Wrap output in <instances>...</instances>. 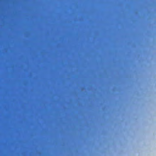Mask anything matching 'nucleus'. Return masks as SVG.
I'll return each instance as SVG.
<instances>
[{"instance_id":"1a4fd4ad","label":"nucleus","mask_w":156,"mask_h":156,"mask_svg":"<svg viewBox=\"0 0 156 156\" xmlns=\"http://www.w3.org/2000/svg\"><path fill=\"white\" fill-rule=\"evenodd\" d=\"M0 37H1V35H0Z\"/></svg>"},{"instance_id":"ddd939ff","label":"nucleus","mask_w":156,"mask_h":156,"mask_svg":"<svg viewBox=\"0 0 156 156\" xmlns=\"http://www.w3.org/2000/svg\"><path fill=\"white\" fill-rule=\"evenodd\" d=\"M0 95H1V93H0Z\"/></svg>"},{"instance_id":"7ed1b4c3","label":"nucleus","mask_w":156,"mask_h":156,"mask_svg":"<svg viewBox=\"0 0 156 156\" xmlns=\"http://www.w3.org/2000/svg\"><path fill=\"white\" fill-rule=\"evenodd\" d=\"M0 147H1V144H0Z\"/></svg>"},{"instance_id":"f257e3e1","label":"nucleus","mask_w":156,"mask_h":156,"mask_svg":"<svg viewBox=\"0 0 156 156\" xmlns=\"http://www.w3.org/2000/svg\"><path fill=\"white\" fill-rule=\"evenodd\" d=\"M0 147H1V144H0Z\"/></svg>"},{"instance_id":"4468645a","label":"nucleus","mask_w":156,"mask_h":156,"mask_svg":"<svg viewBox=\"0 0 156 156\" xmlns=\"http://www.w3.org/2000/svg\"><path fill=\"white\" fill-rule=\"evenodd\" d=\"M0 95H1V93H0Z\"/></svg>"},{"instance_id":"f03ea898","label":"nucleus","mask_w":156,"mask_h":156,"mask_svg":"<svg viewBox=\"0 0 156 156\" xmlns=\"http://www.w3.org/2000/svg\"><path fill=\"white\" fill-rule=\"evenodd\" d=\"M0 147H1V144H0Z\"/></svg>"},{"instance_id":"423d86ee","label":"nucleus","mask_w":156,"mask_h":156,"mask_svg":"<svg viewBox=\"0 0 156 156\" xmlns=\"http://www.w3.org/2000/svg\"><path fill=\"white\" fill-rule=\"evenodd\" d=\"M0 37H1V35H0Z\"/></svg>"},{"instance_id":"9b49d317","label":"nucleus","mask_w":156,"mask_h":156,"mask_svg":"<svg viewBox=\"0 0 156 156\" xmlns=\"http://www.w3.org/2000/svg\"><path fill=\"white\" fill-rule=\"evenodd\" d=\"M0 12H1V10H0Z\"/></svg>"},{"instance_id":"9d476101","label":"nucleus","mask_w":156,"mask_h":156,"mask_svg":"<svg viewBox=\"0 0 156 156\" xmlns=\"http://www.w3.org/2000/svg\"><path fill=\"white\" fill-rule=\"evenodd\" d=\"M0 12H1V10H0Z\"/></svg>"},{"instance_id":"20e7f679","label":"nucleus","mask_w":156,"mask_h":156,"mask_svg":"<svg viewBox=\"0 0 156 156\" xmlns=\"http://www.w3.org/2000/svg\"><path fill=\"white\" fill-rule=\"evenodd\" d=\"M0 147H1V144H0Z\"/></svg>"},{"instance_id":"0eeeda50","label":"nucleus","mask_w":156,"mask_h":156,"mask_svg":"<svg viewBox=\"0 0 156 156\" xmlns=\"http://www.w3.org/2000/svg\"><path fill=\"white\" fill-rule=\"evenodd\" d=\"M0 37H1V35H0Z\"/></svg>"},{"instance_id":"2eb2a0df","label":"nucleus","mask_w":156,"mask_h":156,"mask_svg":"<svg viewBox=\"0 0 156 156\" xmlns=\"http://www.w3.org/2000/svg\"><path fill=\"white\" fill-rule=\"evenodd\" d=\"M0 79H1V78H0Z\"/></svg>"},{"instance_id":"f8f14e48","label":"nucleus","mask_w":156,"mask_h":156,"mask_svg":"<svg viewBox=\"0 0 156 156\" xmlns=\"http://www.w3.org/2000/svg\"><path fill=\"white\" fill-rule=\"evenodd\" d=\"M0 12H1V10H0Z\"/></svg>"},{"instance_id":"39448f33","label":"nucleus","mask_w":156,"mask_h":156,"mask_svg":"<svg viewBox=\"0 0 156 156\" xmlns=\"http://www.w3.org/2000/svg\"><path fill=\"white\" fill-rule=\"evenodd\" d=\"M0 147H1V144H0Z\"/></svg>"},{"instance_id":"6e6552de","label":"nucleus","mask_w":156,"mask_h":156,"mask_svg":"<svg viewBox=\"0 0 156 156\" xmlns=\"http://www.w3.org/2000/svg\"><path fill=\"white\" fill-rule=\"evenodd\" d=\"M0 37H1V35H0Z\"/></svg>"}]
</instances>
